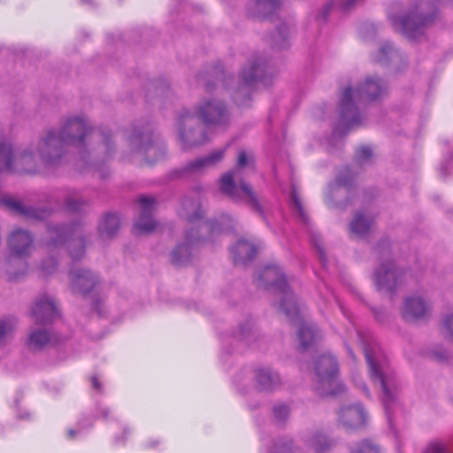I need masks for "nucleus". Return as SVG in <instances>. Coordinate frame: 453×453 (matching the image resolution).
I'll use <instances>...</instances> for the list:
<instances>
[{"label": "nucleus", "instance_id": "obj_38", "mask_svg": "<svg viewBox=\"0 0 453 453\" xmlns=\"http://www.w3.org/2000/svg\"><path fill=\"white\" fill-rule=\"evenodd\" d=\"M380 450V446L374 441L371 439H365L360 442L357 453H376Z\"/></svg>", "mask_w": 453, "mask_h": 453}, {"label": "nucleus", "instance_id": "obj_30", "mask_svg": "<svg viewBox=\"0 0 453 453\" xmlns=\"http://www.w3.org/2000/svg\"><path fill=\"white\" fill-rule=\"evenodd\" d=\"M13 159L11 145L5 142H0V172L12 171Z\"/></svg>", "mask_w": 453, "mask_h": 453}, {"label": "nucleus", "instance_id": "obj_3", "mask_svg": "<svg viewBox=\"0 0 453 453\" xmlns=\"http://www.w3.org/2000/svg\"><path fill=\"white\" fill-rule=\"evenodd\" d=\"M180 214L191 226L186 233L185 242L178 245L171 254L172 262L177 265L187 264L198 247L207 239L226 231L232 223L227 216H223L220 223L203 221L200 202L189 198L183 201Z\"/></svg>", "mask_w": 453, "mask_h": 453}, {"label": "nucleus", "instance_id": "obj_40", "mask_svg": "<svg viewBox=\"0 0 453 453\" xmlns=\"http://www.w3.org/2000/svg\"><path fill=\"white\" fill-rule=\"evenodd\" d=\"M442 326L445 337L453 340V311L443 317Z\"/></svg>", "mask_w": 453, "mask_h": 453}, {"label": "nucleus", "instance_id": "obj_18", "mask_svg": "<svg viewBox=\"0 0 453 453\" xmlns=\"http://www.w3.org/2000/svg\"><path fill=\"white\" fill-rule=\"evenodd\" d=\"M0 206L32 219L42 220L48 218L50 214V211L48 209L25 206L19 201L10 196L1 197Z\"/></svg>", "mask_w": 453, "mask_h": 453}, {"label": "nucleus", "instance_id": "obj_16", "mask_svg": "<svg viewBox=\"0 0 453 453\" xmlns=\"http://www.w3.org/2000/svg\"><path fill=\"white\" fill-rule=\"evenodd\" d=\"M141 213L134 222L133 231L135 234H149L156 229L157 222L152 218L156 208V199L142 196L138 199Z\"/></svg>", "mask_w": 453, "mask_h": 453}, {"label": "nucleus", "instance_id": "obj_27", "mask_svg": "<svg viewBox=\"0 0 453 453\" xmlns=\"http://www.w3.org/2000/svg\"><path fill=\"white\" fill-rule=\"evenodd\" d=\"M372 222L361 213H357L349 224L350 231L357 237H365L372 229Z\"/></svg>", "mask_w": 453, "mask_h": 453}, {"label": "nucleus", "instance_id": "obj_28", "mask_svg": "<svg viewBox=\"0 0 453 453\" xmlns=\"http://www.w3.org/2000/svg\"><path fill=\"white\" fill-rule=\"evenodd\" d=\"M311 449L316 451H325L334 449L335 441L329 439L326 434L317 432L308 437L306 441Z\"/></svg>", "mask_w": 453, "mask_h": 453}, {"label": "nucleus", "instance_id": "obj_41", "mask_svg": "<svg viewBox=\"0 0 453 453\" xmlns=\"http://www.w3.org/2000/svg\"><path fill=\"white\" fill-rule=\"evenodd\" d=\"M290 413V410L286 404H278L273 408V415L277 421L283 422L285 421Z\"/></svg>", "mask_w": 453, "mask_h": 453}, {"label": "nucleus", "instance_id": "obj_31", "mask_svg": "<svg viewBox=\"0 0 453 453\" xmlns=\"http://www.w3.org/2000/svg\"><path fill=\"white\" fill-rule=\"evenodd\" d=\"M280 4V0H257L256 2L258 15L265 18L279 11Z\"/></svg>", "mask_w": 453, "mask_h": 453}, {"label": "nucleus", "instance_id": "obj_32", "mask_svg": "<svg viewBox=\"0 0 453 453\" xmlns=\"http://www.w3.org/2000/svg\"><path fill=\"white\" fill-rule=\"evenodd\" d=\"M449 450H450L449 441L434 439L427 443L424 453H447Z\"/></svg>", "mask_w": 453, "mask_h": 453}, {"label": "nucleus", "instance_id": "obj_26", "mask_svg": "<svg viewBox=\"0 0 453 453\" xmlns=\"http://www.w3.org/2000/svg\"><path fill=\"white\" fill-rule=\"evenodd\" d=\"M119 227V218L116 214H106L98 226L100 237L104 240L113 237Z\"/></svg>", "mask_w": 453, "mask_h": 453}, {"label": "nucleus", "instance_id": "obj_23", "mask_svg": "<svg viewBox=\"0 0 453 453\" xmlns=\"http://www.w3.org/2000/svg\"><path fill=\"white\" fill-rule=\"evenodd\" d=\"M56 342V338L52 334L45 329L36 328L28 334L26 344L28 349L32 351L42 350Z\"/></svg>", "mask_w": 453, "mask_h": 453}, {"label": "nucleus", "instance_id": "obj_45", "mask_svg": "<svg viewBox=\"0 0 453 453\" xmlns=\"http://www.w3.org/2000/svg\"><path fill=\"white\" fill-rule=\"evenodd\" d=\"M121 430H122V434H123L121 436H119L118 434L114 435V440H115L116 443L125 442L127 436L131 434V429L127 425H122Z\"/></svg>", "mask_w": 453, "mask_h": 453}, {"label": "nucleus", "instance_id": "obj_14", "mask_svg": "<svg viewBox=\"0 0 453 453\" xmlns=\"http://www.w3.org/2000/svg\"><path fill=\"white\" fill-rule=\"evenodd\" d=\"M197 113L207 128L224 127L228 121V112L219 100H203L197 108Z\"/></svg>", "mask_w": 453, "mask_h": 453}, {"label": "nucleus", "instance_id": "obj_42", "mask_svg": "<svg viewBox=\"0 0 453 453\" xmlns=\"http://www.w3.org/2000/svg\"><path fill=\"white\" fill-rule=\"evenodd\" d=\"M372 157V150L369 146H362L357 150V159L360 164L369 163Z\"/></svg>", "mask_w": 453, "mask_h": 453}, {"label": "nucleus", "instance_id": "obj_50", "mask_svg": "<svg viewBox=\"0 0 453 453\" xmlns=\"http://www.w3.org/2000/svg\"><path fill=\"white\" fill-rule=\"evenodd\" d=\"M342 313L345 317L350 319L349 314L342 307Z\"/></svg>", "mask_w": 453, "mask_h": 453}, {"label": "nucleus", "instance_id": "obj_52", "mask_svg": "<svg viewBox=\"0 0 453 453\" xmlns=\"http://www.w3.org/2000/svg\"><path fill=\"white\" fill-rule=\"evenodd\" d=\"M441 173L442 175L446 176V174L444 173V167L443 166L441 167Z\"/></svg>", "mask_w": 453, "mask_h": 453}, {"label": "nucleus", "instance_id": "obj_51", "mask_svg": "<svg viewBox=\"0 0 453 453\" xmlns=\"http://www.w3.org/2000/svg\"><path fill=\"white\" fill-rule=\"evenodd\" d=\"M82 3L92 4V0H81Z\"/></svg>", "mask_w": 453, "mask_h": 453}, {"label": "nucleus", "instance_id": "obj_20", "mask_svg": "<svg viewBox=\"0 0 453 453\" xmlns=\"http://www.w3.org/2000/svg\"><path fill=\"white\" fill-rule=\"evenodd\" d=\"M431 311L430 303L422 296H408L403 304V316L406 319H424Z\"/></svg>", "mask_w": 453, "mask_h": 453}, {"label": "nucleus", "instance_id": "obj_15", "mask_svg": "<svg viewBox=\"0 0 453 453\" xmlns=\"http://www.w3.org/2000/svg\"><path fill=\"white\" fill-rule=\"evenodd\" d=\"M242 90L263 84L267 86L266 64L264 58L257 57L250 59L242 72Z\"/></svg>", "mask_w": 453, "mask_h": 453}, {"label": "nucleus", "instance_id": "obj_53", "mask_svg": "<svg viewBox=\"0 0 453 453\" xmlns=\"http://www.w3.org/2000/svg\"><path fill=\"white\" fill-rule=\"evenodd\" d=\"M348 351H349V355H350L351 357H353V353H352L351 349H348Z\"/></svg>", "mask_w": 453, "mask_h": 453}, {"label": "nucleus", "instance_id": "obj_39", "mask_svg": "<svg viewBox=\"0 0 453 453\" xmlns=\"http://www.w3.org/2000/svg\"><path fill=\"white\" fill-rule=\"evenodd\" d=\"M395 56H396V51L389 43H386L380 49L378 61L384 63L388 58H392Z\"/></svg>", "mask_w": 453, "mask_h": 453}, {"label": "nucleus", "instance_id": "obj_37", "mask_svg": "<svg viewBox=\"0 0 453 453\" xmlns=\"http://www.w3.org/2000/svg\"><path fill=\"white\" fill-rule=\"evenodd\" d=\"M92 425L90 418H85L79 421L76 428H70L67 432L68 437L73 439L76 435L82 434Z\"/></svg>", "mask_w": 453, "mask_h": 453}, {"label": "nucleus", "instance_id": "obj_29", "mask_svg": "<svg viewBox=\"0 0 453 453\" xmlns=\"http://www.w3.org/2000/svg\"><path fill=\"white\" fill-rule=\"evenodd\" d=\"M65 200L64 208L70 212H77L81 211L84 202L81 199L80 194L76 190L65 191L60 195Z\"/></svg>", "mask_w": 453, "mask_h": 453}, {"label": "nucleus", "instance_id": "obj_36", "mask_svg": "<svg viewBox=\"0 0 453 453\" xmlns=\"http://www.w3.org/2000/svg\"><path fill=\"white\" fill-rule=\"evenodd\" d=\"M290 207L292 211L297 215L303 222H307V216L303 208L300 198L298 197L296 190L292 191L290 200H289Z\"/></svg>", "mask_w": 453, "mask_h": 453}, {"label": "nucleus", "instance_id": "obj_54", "mask_svg": "<svg viewBox=\"0 0 453 453\" xmlns=\"http://www.w3.org/2000/svg\"><path fill=\"white\" fill-rule=\"evenodd\" d=\"M93 165H94L95 167H96V166H97V163H94V164H93Z\"/></svg>", "mask_w": 453, "mask_h": 453}, {"label": "nucleus", "instance_id": "obj_33", "mask_svg": "<svg viewBox=\"0 0 453 453\" xmlns=\"http://www.w3.org/2000/svg\"><path fill=\"white\" fill-rule=\"evenodd\" d=\"M362 0H344V1H339V0H333L332 2L328 3L323 11V19H326L327 13L330 12L333 8H340L343 11L350 10L358 2H361Z\"/></svg>", "mask_w": 453, "mask_h": 453}, {"label": "nucleus", "instance_id": "obj_13", "mask_svg": "<svg viewBox=\"0 0 453 453\" xmlns=\"http://www.w3.org/2000/svg\"><path fill=\"white\" fill-rule=\"evenodd\" d=\"M197 119L196 114L189 111H183L180 115L177 130L179 140L183 150H189L205 142L208 138L199 127V130L195 128Z\"/></svg>", "mask_w": 453, "mask_h": 453}, {"label": "nucleus", "instance_id": "obj_4", "mask_svg": "<svg viewBox=\"0 0 453 453\" xmlns=\"http://www.w3.org/2000/svg\"><path fill=\"white\" fill-rule=\"evenodd\" d=\"M358 337L362 342L371 379L381 388L382 402L389 425L392 426L391 411L396 404L400 390L399 383L380 346L372 339H364L360 333H358Z\"/></svg>", "mask_w": 453, "mask_h": 453}, {"label": "nucleus", "instance_id": "obj_44", "mask_svg": "<svg viewBox=\"0 0 453 453\" xmlns=\"http://www.w3.org/2000/svg\"><path fill=\"white\" fill-rule=\"evenodd\" d=\"M252 334H253L252 325L249 323L248 325L242 326L240 328V332L238 333L236 337L242 341L246 342L247 343H250V337Z\"/></svg>", "mask_w": 453, "mask_h": 453}, {"label": "nucleus", "instance_id": "obj_9", "mask_svg": "<svg viewBox=\"0 0 453 453\" xmlns=\"http://www.w3.org/2000/svg\"><path fill=\"white\" fill-rule=\"evenodd\" d=\"M315 390L321 395H336L344 391L338 380V364L331 354L319 356L314 363Z\"/></svg>", "mask_w": 453, "mask_h": 453}, {"label": "nucleus", "instance_id": "obj_17", "mask_svg": "<svg viewBox=\"0 0 453 453\" xmlns=\"http://www.w3.org/2000/svg\"><path fill=\"white\" fill-rule=\"evenodd\" d=\"M59 315L53 297L43 295L39 297L32 309V316L36 324L51 323Z\"/></svg>", "mask_w": 453, "mask_h": 453}, {"label": "nucleus", "instance_id": "obj_10", "mask_svg": "<svg viewBox=\"0 0 453 453\" xmlns=\"http://www.w3.org/2000/svg\"><path fill=\"white\" fill-rule=\"evenodd\" d=\"M421 9L422 4H419L401 16H396L390 12L388 19L395 29L401 31L408 38L415 40L424 35L434 19L433 15H425L419 12Z\"/></svg>", "mask_w": 453, "mask_h": 453}, {"label": "nucleus", "instance_id": "obj_6", "mask_svg": "<svg viewBox=\"0 0 453 453\" xmlns=\"http://www.w3.org/2000/svg\"><path fill=\"white\" fill-rule=\"evenodd\" d=\"M255 157L252 152L241 150L236 166L224 174L220 180L221 191L235 202H242L260 211V205L251 188L244 183L243 175L254 169Z\"/></svg>", "mask_w": 453, "mask_h": 453}, {"label": "nucleus", "instance_id": "obj_47", "mask_svg": "<svg viewBox=\"0 0 453 453\" xmlns=\"http://www.w3.org/2000/svg\"><path fill=\"white\" fill-rule=\"evenodd\" d=\"M291 441H282L281 440L275 442V448L280 450L290 449Z\"/></svg>", "mask_w": 453, "mask_h": 453}, {"label": "nucleus", "instance_id": "obj_22", "mask_svg": "<svg viewBox=\"0 0 453 453\" xmlns=\"http://www.w3.org/2000/svg\"><path fill=\"white\" fill-rule=\"evenodd\" d=\"M227 146L213 150L206 157L197 158L190 162L183 169V173H202L207 168L216 165L224 157Z\"/></svg>", "mask_w": 453, "mask_h": 453}, {"label": "nucleus", "instance_id": "obj_19", "mask_svg": "<svg viewBox=\"0 0 453 453\" xmlns=\"http://www.w3.org/2000/svg\"><path fill=\"white\" fill-rule=\"evenodd\" d=\"M71 288L74 293L88 294L98 283V277L83 268H73L69 272Z\"/></svg>", "mask_w": 453, "mask_h": 453}, {"label": "nucleus", "instance_id": "obj_12", "mask_svg": "<svg viewBox=\"0 0 453 453\" xmlns=\"http://www.w3.org/2000/svg\"><path fill=\"white\" fill-rule=\"evenodd\" d=\"M128 139L132 151L147 163L152 164L163 157L164 146L148 127H134Z\"/></svg>", "mask_w": 453, "mask_h": 453}, {"label": "nucleus", "instance_id": "obj_1", "mask_svg": "<svg viewBox=\"0 0 453 453\" xmlns=\"http://www.w3.org/2000/svg\"><path fill=\"white\" fill-rule=\"evenodd\" d=\"M100 131L91 128L83 116L67 118L60 130H47L35 147L25 150L15 161L21 171L37 173L42 167L57 165L65 146L84 147L96 136L101 135Z\"/></svg>", "mask_w": 453, "mask_h": 453}, {"label": "nucleus", "instance_id": "obj_11", "mask_svg": "<svg viewBox=\"0 0 453 453\" xmlns=\"http://www.w3.org/2000/svg\"><path fill=\"white\" fill-rule=\"evenodd\" d=\"M380 263L372 274V280L379 291L394 292L402 282L403 272L391 259L388 247H379Z\"/></svg>", "mask_w": 453, "mask_h": 453}, {"label": "nucleus", "instance_id": "obj_35", "mask_svg": "<svg viewBox=\"0 0 453 453\" xmlns=\"http://www.w3.org/2000/svg\"><path fill=\"white\" fill-rule=\"evenodd\" d=\"M15 325V321L12 319L0 320V343H4L12 337Z\"/></svg>", "mask_w": 453, "mask_h": 453}, {"label": "nucleus", "instance_id": "obj_43", "mask_svg": "<svg viewBox=\"0 0 453 453\" xmlns=\"http://www.w3.org/2000/svg\"><path fill=\"white\" fill-rule=\"evenodd\" d=\"M57 269V261L55 257H49L43 260L41 265V271L42 273L48 275L53 273Z\"/></svg>", "mask_w": 453, "mask_h": 453}, {"label": "nucleus", "instance_id": "obj_7", "mask_svg": "<svg viewBox=\"0 0 453 453\" xmlns=\"http://www.w3.org/2000/svg\"><path fill=\"white\" fill-rule=\"evenodd\" d=\"M33 242L32 235L26 230L16 229L12 233L8 242L10 255L4 263L8 280H17L27 273L25 258L33 249Z\"/></svg>", "mask_w": 453, "mask_h": 453}, {"label": "nucleus", "instance_id": "obj_34", "mask_svg": "<svg viewBox=\"0 0 453 453\" xmlns=\"http://www.w3.org/2000/svg\"><path fill=\"white\" fill-rule=\"evenodd\" d=\"M99 134L101 135L96 136L90 142H100L97 149L99 151H104L105 157H103V160H105L106 157H110L112 153V149L110 144V135L109 134L104 133L100 131Z\"/></svg>", "mask_w": 453, "mask_h": 453}, {"label": "nucleus", "instance_id": "obj_8", "mask_svg": "<svg viewBox=\"0 0 453 453\" xmlns=\"http://www.w3.org/2000/svg\"><path fill=\"white\" fill-rule=\"evenodd\" d=\"M66 244L73 261L84 256V240L82 227L80 224L65 226H50L47 231L44 246L49 251H54Z\"/></svg>", "mask_w": 453, "mask_h": 453}, {"label": "nucleus", "instance_id": "obj_21", "mask_svg": "<svg viewBox=\"0 0 453 453\" xmlns=\"http://www.w3.org/2000/svg\"><path fill=\"white\" fill-rule=\"evenodd\" d=\"M366 418V412L360 404L342 407L339 412V422L346 428L361 427Z\"/></svg>", "mask_w": 453, "mask_h": 453}, {"label": "nucleus", "instance_id": "obj_25", "mask_svg": "<svg viewBox=\"0 0 453 453\" xmlns=\"http://www.w3.org/2000/svg\"><path fill=\"white\" fill-rule=\"evenodd\" d=\"M255 379L258 389L274 390L280 384L279 374L268 367H260L255 370Z\"/></svg>", "mask_w": 453, "mask_h": 453}, {"label": "nucleus", "instance_id": "obj_49", "mask_svg": "<svg viewBox=\"0 0 453 453\" xmlns=\"http://www.w3.org/2000/svg\"><path fill=\"white\" fill-rule=\"evenodd\" d=\"M337 184L339 186H348L349 184V181L348 179H346L343 174L342 173L338 179H337Z\"/></svg>", "mask_w": 453, "mask_h": 453}, {"label": "nucleus", "instance_id": "obj_46", "mask_svg": "<svg viewBox=\"0 0 453 453\" xmlns=\"http://www.w3.org/2000/svg\"><path fill=\"white\" fill-rule=\"evenodd\" d=\"M111 411L108 407L98 405L97 406V417L107 418L110 415Z\"/></svg>", "mask_w": 453, "mask_h": 453}, {"label": "nucleus", "instance_id": "obj_24", "mask_svg": "<svg viewBox=\"0 0 453 453\" xmlns=\"http://www.w3.org/2000/svg\"><path fill=\"white\" fill-rule=\"evenodd\" d=\"M257 251V246L253 242H248L245 239H240L231 248V253L235 265H246L255 257Z\"/></svg>", "mask_w": 453, "mask_h": 453}, {"label": "nucleus", "instance_id": "obj_48", "mask_svg": "<svg viewBox=\"0 0 453 453\" xmlns=\"http://www.w3.org/2000/svg\"><path fill=\"white\" fill-rule=\"evenodd\" d=\"M91 383L95 389H96L99 392L102 390V385H101L97 376H93L91 378Z\"/></svg>", "mask_w": 453, "mask_h": 453}, {"label": "nucleus", "instance_id": "obj_2", "mask_svg": "<svg viewBox=\"0 0 453 453\" xmlns=\"http://www.w3.org/2000/svg\"><path fill=\"white\" fill-rule=\"evenodd\" d=\"M259 287L280 296L279 309L293 322L300 324L298 338L303 349L317 342L319 337L318 328L304 319V315L294 294L290 291L285 274L277 265L265 266L257 276Z\"/></svg>", "mask_w": 453, "mask_h": 453}, {"label": "nucleus", "instance_id": "obj_5", "mask_svg": "<svg viewBox=\"0 0 453 453\" xmlns=\"http://www.w3.org/2000/svg\"><path fill=\"white\" fill-rule=\"evenodd\" d=\"M386 91V83L376 76L365 78L355 89L351 87L346 88L340 101V121L335 132L345 134L361 124L357 104L380 98Z\"/></svg>", "mask_w": 453, "mask_h": 453}]
</instances>
